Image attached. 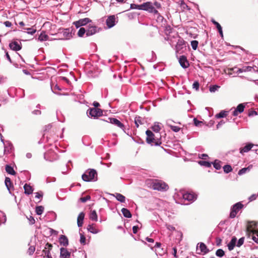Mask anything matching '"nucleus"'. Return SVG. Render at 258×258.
Segmentation results:
<instances>
[{
	"label": "nucleus",
	"mask_w": 258,
	"mask_h": 258,
	"mask_svg": "<svg viewBox=\"0 0 258 258\" xmlns=\"http://www.w3.org/2000/svg\"><path fill=\"white\" fill-rule=\"evenodd\" d=\"M213 166L216 169L219 170L221 168V161L216 160L213 163Z\"/></svg>",
	"instance_id": "nucleus-37"
},
{
	"label": "nucleus",
	"mask_w": 258,
	"mask_h": 258,
	"mask_svg": "<svg viewBox=\"0 0 258 258\" xmlns=\"http://www.w3.org/2000/svg\"><path fill=\"white\" fill-rule=\"evenodd\" d=\"M38 39L41 41L47 40L48 39V36L45 33H41L39 36Z\"/></svg>",
	"instance_id": "nucleus-32"
},
{
	"label": "nucleus",
	"mask_w": 258,
	"mask_h": 258,
	"mask_svg": "<svg viewBox=\"0 0 258 258\" xmlns=\"http://www.w3.org/2000/svg\"><path fill=\"white\" fill-rule=\"evenodd\" d=\"M253 144L252 143H249L244 146L243 148H241L240 149V153L241 154H243L244 153H246L250 151L251 148L253 147Z\"/></svg>",
	"instance_id": "nucleus-20"
},
{
	"label": "nucleus",
	"mask_w": 258,
	"mask_h": 258,
	"mask_svg": "<svg viewBox=\"0 0 258 258\" xmlns=\"http://www.w3.org/2000/svg\"><path fill=\"white\" fill-rule=\"evenodd\" d=\"M108 120H109V121L108 120H104L103 119H101L100 121L99 124L100 125H102L103 123H108L110 122L113 124H114L116 125L117 126L120 128L122 131L124 132L125 130V127L124 125L122 123H121L119 120H118L116 118H110L109 117Z\"/></svg>",
	"instance_id": "nucleus-6"
},
{
	"label": "nucleus",
	"mask_w": 258,
	"mask_h": 258,
	"mask_svg": "<svg viewBox=\"0 0 258 258\" xmlns=\"http://www.w3.org/2000/svg\"><path fill=\"white\" fill-rule=\"evenodd\" d=\"M169 126L170 129L171 130H172L173 131H174V132H178L180 130V128L177 126L172 125H169Z\"/></svg>",
	"instance_id": "nucleus-44"
},
{
	"label": "nucleus",
	"mask_w": 258,
	"mask_h": 258,
	"mask_svg": "<svg viewBox=\"0 0 258 258\" xmlns=\"http://www.w3.org/2000/svg\"><path fill=\"white\" fill-rule=\"evenodd\" d=\"M179 62L180 66L183 68H187L189 66V63L186 57L184 55H182L180 57Z\"/></svg>",
	"instance_id": "nucleus-12"
},
{
	"label": "nucleus",
	"mask_w": 258,
	"mask_h": 258,
	"mask_svg": "<svg viewBox=\"0 0 258 258\" xmlns=\"http://www.w3.org/2000/svg\"><path fill=\"white\" fill-rule=\"evenodd\" d=\"M59 242L60 245L66 246L69 244V240L67 237L63 235H61L59 238Z\"/></svg>",
	"instance_id": "nucleus-18"
},
{
	"label": "nucleus",
	"mask_w": 258,
	"mask_h": 258,
	"mask_svg": "<svg viewBox=\"0 0 258 258\" xmlns=\"http://www.w3.org/2000/svg\"><path fill=\"white\" fill-rule=\"evenodd\" d=\"M29 220L31 224H34L35 223V220L32 217H30Z\"/></svg>",
	"instance_id": "nucleus-64"
},
{
	"label": "nucleus",
	"mask_w": 258,
	"mask_h": 258,
	"mask_svg": "<svg viewBox=\"0 0 258 258\" xmlns=\"http://www.w3.org/2000/svg\"><path fill=\"white\" fill-rule=\"evenodd\" d=\"M144 119L140 116H136L135 118V123L137 127L139 126L140 124H144Z\"/></svg>",
	"instance_id": "nucleus-26"
},
{
	"label": "nucleus",
	"mask_w": 258,
	"mask_h": 258,
	"mask_svg": "<svg viewBox=\"0 0 258 258\" xmlns=\"http://www.w3.org/2000/svg\"><path fill=\"white\" fill-rule=\"evenodd\" d=\"M199 164L201 165L205 166L207 167H210L211 166V163L205 161H200L199 162Z\"/></svg>",
	"instance_id": "nucleus-42"
},
{
	"label": "nucleus",
	"mask_w": 258,
	"mask_h": 258,
	"mask_svg": "<svg viewBox=\"0 0 258 258\" xmlns=\"http://www.w3.org/2000/svg\"><path fill=\"white\" fill-rule=\"evenodd\" d=\"M256 195H251L249 198V200L250 201H252L253 200H254L256 199Z\"/></svg>",
	"instance_id": "nucleus-56"
},
{
	"label": "nucleus",
	"mask_w": 258,
	"mask_h": 258,
	"mask_svg": "<svg viewBox=\"0 0 258 258\" xmlns=\"http://www.w3.org/2000/svg\"><path fill=\"white\" fill-rule=\"evenodd\" d=\"M43 197V193L41 191L37 192L35 193V198L38 199L39 200V202L41 201V199Z\"/></svg>",
	"instance_id": "nucleus-48"
},
{
	"label": "nucleus",
	"mask_w": 258,
	"mask_h": 258,
	"mask_svg": "<svg viewBox=\"0 0 258 258\" xmlns=\"http://www.w3.org/2000/svg\"><path fill=\"white\" fill-rule=\"evenodd\" d=\"M228 114V111L225 110H222L220 113L216 114L215 117L217 118H222L226 117Z\"/></svg>",
	"instance_id": "nucleus-29"
},
{
	"label": "nucleus",
	"mask_w": 258,
	"mask_h": 258,
	"mask_svg": "<svg viewBox=\"0 0 258 258\" xmlns=\"http://www.w3.org/2000/svg\"><path fill=\"white\" fill-rule=\"evenodd\" d=\"M91 199V197L89 195L85 197H82L80 199V200L82 203H85L86 201L90 200Z\"/></svg>",
	"instance_id": "nucleus-46"
},
{
	"label": "nucleus",
	"mask_w": 258,
	"mask_h": 258,
	"mask_svg": "<svg viewBox=\"0 0 258 258\" xmlns=\"http://www.w3.org/2000/svg\"><path fill=\"white\" fill-rule=\"evenodd\" d=\"M63 39H69L71 36V34L69 29H64L62 31Z\"/></svg>",
	"instance_id": "nucleus-31"
},
{
	"label": "nucleus",
	"mask_w": 258,
	"mask_h": 258,
	"mask_svg": "<svg viewBox=\"0 0 258 258\" xmlns=\"http://www.w3.org/2000/svg\"><path fill=\"white\" fill-rule=\"evenodd\" d=\"M216 254L219 257H222L225 254V252L222 249H218L216 252Z\"/></svg>",
	"instance_id": "nucleus-41"
},
{
	"label": "nucleus",
	"mask_w": 258,
	"mask_h": 258,
	"mask_svg": "<svg viewBox=\"0 0 258 258\" xmlns=\"http://www.w3.org/2000/svg\"><path fill=\"white\" fill-rule=\"evenodd\" d=\"M42 252L43 254H44V257H46L47 258H52L50 254V250L45 249V248L43 250Z\"/></svg>",
	"instance_id": "nucleus-34"
},
{
	"label": "nucleus",
	"mask_w": 258,
	"mask_h": 258,
	"mask_svg": "<svg viewBox=\"0 0 258 258\" xmlns=\"http://www.w3.org/2000/svg\"><path fill=\"white\" fill-rule=\"evenodd\" d=\"M45 249H47L50 251L52 249V245L50 243H47L45 245Z\"/></svg>",
	"instance_id": "nucleus-52"
},
{
	"label": "nucleus",
	"mask_w": 258,
	"mask_h": 258,
	"mask_svg": "<svg viewBox=\"0 0 258 258\" xmlns=\"http://www.w3.org/2000/svg\"><path fill=\"white\" fill-rule=\"evenodd\" d=\"M92 20L88 18L81 19L77 21L74 22V25L77 27L79 28L82 26H85L88 23L91 22Z\"/></svg>",
	"instance_id": "nucleus-9"
},
{
	"label": "nucleus",
	"mask_w": 258,
	"mask_h": 258,
	"mask_svg": "<svg viewBox=\"0 0 258 258\" xmlns=\"http://www.w3.org/2000/svg\"><path fill=\"white\" fill-rule=\"evenodd\" d=\"M250 169V167L248 166L246 168H243L239 170L238 171V175H241L246 172L247 171H249Z\"/></svg>",
	"instance_id": "nucleus-35"
},
{
	"label": "nucleus",
	"mask_w": 258,
	"mask_h": 258,
	"mask_svg": "<svg viewBox=\"0 0 258 258\" xmlns=\"http://www.w3.org/2000/svg\"><path fill=\"white\" fill-rule=\"evenodd\" d=\"M87 230L92 233L97 234L100 232V230L97 228L94 224L89 225L87 227Z\"/></svg>",
	"instance_id": "nucleus-17"
},
{
	"label": "nucleus",
	"mask_w": 258,
	"mask_h": 258,
	"mask_svg": "<svg viewBox=\"0 0 258 258\" xmlns=\"http://www.w3.org/2000/svg\"><path fill=\"white\" fill-rule=\"evenodd\" d=\"M212 22L216 26L219 33H220V36L222 37H223V34L222 29V27L221 26L220 24L218 22H216L215 20H212Z\"/></svg>",
	"instance_id": "nucleus-24"
},
{
	"label": "nucleus",
	"mask_w": 258,
	"mask_h": 258,
	"mask_svg": "<svg viewBox=\"0 0 258 258\" xmlns=\"http://www.w3.org/2000/svg\"><path fill=\"white\" fill-rule=\"evenodd\" d=\"M194 124L196 126H201L202 124H203V122L201 121H200V120H198L196 118H194Z\"/></svg>",
	"instance_id": "nucleus-50"
},
{
	"label": "nucleus",
	"mask_w": 258,
	"mask_h": 258,
	"mask_svg": "<svg viewBox=\"0 0 258 258\" xmlns=\"http://www.w3.org/2000/svg\"><path fill=\"white\" fill-rule=\"evenodd\" d=\"M199 83L198 81L195 82L192 85L193 88L196 89V90H199Z\"/></svg>",
	"instance_id": "nucleus-51"
},
{
	"label": "nucleus",
	"mask_w": 258,
	"mask_h": 258,
	"mask_svg": "<svg viewBox=\"0 0 258 258\" xmlns=\"http://www.w3.org/2000/svg\"><path fill=\"white\" fill-rule=\"evenodd\" d=\"M183 44V42L181 41L180 42H178L176 45V49L177 50V51L179 50V49L180 48H181V46Z\"/></svg>",
	"instance_id": "nucleus-55"
},
{
	"label": "nucleus",
	"mask_w": 258,
	"mask_h": 258,
	"mask_svg": "<svg viewBox=\"0 0 258 258\" xmlns=\"http://www.w3.org/2000/svg\"><path fill=\"white\" fill-rule=\"evenodd\" d=\"M84 217L85 214L84 212L80 213L78 215L77 218V224L78 227H81L83 226Z\"/></svg>",
	"instance_id": "nucleus-19"
},
{
	"label": "nucleus",
	"mask_w": 258,
	"mask_h": 258,
	"mask_svg": "<svg viewBox=\"0 0 258 258\" xmlns=\"http://www.w3.org/2000/svg\"><path fill=\"white\" fill-rule=\"evenodd\" d=\"M198 44H199V42L198 41H197V40L192 41L191 42V46L192 47V48L194 50H196L198 47Z\"/></svg>",
	"instance_id": "nucleus-43"
},
{
	"label": "nucleus",
	"mask_w": 258,
	"mask_h": 258,
	"mask_svg": "<svg viewBox=\"0 0 258 258\" xmlns=\"http://www.w3.org/2000/svg\"><path fill=\"white\" fill-rule=\"evenodd\" d=\"M146 183L149 187L154 190L166 191L169 189L168 185L161 180L149 179L146 181Z\"/></svg>",
	"instance_id": "nucleus-1"
},
{
	"label": "nucleus",
	"mask_w": 258,
	"mask_h": 258,
	"mask_svg": "<svg viewBox=\"0 0 258 258\" xmlns=\"http://www.w3.org/2000/svg\"><path fill=\"white\" fill-rule=\"evenodd\" d=\"M147 135L146 142L148 144H151L156 146L160 145L162 143L161 140L155 137V135L150 130H147L146 132Z\"/></svg>",
	"instance_id": "nucleus-3"
},
{
	"label": "nucleus",
	"mask_w": 258,
	"mask_h": 258,
	"mask_svg": "<svg viewBox=\"0 0 258 258\" xmlns=\"http://www.w3.org/2000/svg\"><path fill=\"white\" fill-rule=\"evenodd\" d=\"M87 113H89L91 117L97 118L103 115V110L100 108H90L88 109Z\"/></svg>",
	"instance_id": "nucleus-7"
},
{
	"label": "nucleus",
	"mask_w": 258,
	"mask_h": 258,
	"mask_svg": "<svg viewBox=\"0 0 258 258\" xmlns=\"http://www.w3.org/2000/svg\"><path fill=\"white\" fill-rule=\"evenodd\" d=\"M36 213L37 215H40L42 214L44 211V207L42 206H37L36 207Z\"/></svg>",
	"instance_id": "nucleus-33"
},
{
	"label": "nucleus",
	"mask_w": 258,
	"mask_h": 258,
	"mask_svg": "<svg viewBox=\"0 0 258 258\" xmlns=\"http://www.w3.org/2000/svg\"><path fill=\"white\" fill-rule=\"evenodd\" d=\"M115 198L118 201H119L121 203H123L125 202V197L120 194H119V193L116 194Z\"/></svg>",
	"instance_id": "nucleus-30"
},
{
	"label": "nucleus",
	"mask_w": 258,
	"mask_h": 258,
	"mask_svg": "<svg viewBox=\"0 0 258 258\" xmlns=\"http://www.w3.org/2000/svg\"><path fill=\"white\" fill-rule=\"evenodd\" d=\"M121 211L124 217L128 218L132 217V214L128 209L123 208Z\"/></svg>",
	"instance_id": "nucleus-27"
},
{
	"label": "nucleus",
	"mask_w": 258,
	"mask_h": 258,
	"mask_svg": "<svg viewBox=\"0 0 258 258\" xmlns=\"http://www.w3.org/2000/svg\"><path fill=\"white\" fill-rule=\"evenodd\" d=\"M154 6L156 7V8L157 9H159L161 8V4L159 3H158L157 2H155L154 3Z\"/></svg>",
	"instance_id": "nucleus-60"
},
{
	"label": "nucleus",
	"mask_w": 258,
	"mask_h": 258,
	"mask_svg": "<svg viewBox=\"0 0 258 258\" xmlns=\"http://www.w3.org/2000/svg\"><path fill=\"white\" fill-rule=\"evenodd\" d=\"M255 225L254 222H250V224L247 226L246 230L248 233V236L249 237L251 236L252 240L256 243H258V230L252 229V226H255Z\"/></svg>",
	"instance_id": "nucleus-5"
},
{
	"label": "nucleus",
	"mask_w": 258,
	"mask_h": 258,
	"mask_svg": "<svg viewBox=\"0 0 258 258\" xmlns=\"http://www.w3.org/2000/svg\"><path fill=\"white\" fill-rule=\"evenodd\" d=\"M28 31V33L29 34H33L36 32V30L34 29L33 28H27L26 29Z\"/></svg>",
	"instance_id": "nucleus-53"
},
{
	"label": "nucleus",
	"mask_w": 258,
	"mask_h": 258,
	"mask_svg": "<svg viewBox=\"0 0 258 258\" xmlns=\"http://www.w3.org/2000/svg\"><path fill=\"white\" fill-rule=\"evenodd\" d=\"M80 242L81 244L84 245L86 244V237L82 233L80 234Z\"/></svg>",
	"instance_id": "nucleus-45"
},
{
	"label": "nucleus",
	"mask_w": 258,
	"mask_h": 258,
	"mask_svg": "<svg viewBox=\"0 0 258 258\" xmlns=\"http://www.w3.org/2000/svg\"><path fill=\"white\" fill-rule=\"evenodd\" d=\"M5 25H6V27H10L12 26V23L10 21H6L5 23H4Z\"/></svg>",
	"instance_id": "nucleus-59"
},
{
	"label": "nucleus",
	"mask_w": 258,
	"mask_h": 258,
	"mask_svg": "<svg viewBox=\"0 0 258 258\" xmlns=\"http://www.w3.org/2000/svg\"><path fill=\"white\" fill-rule=\"evenodd\" d=\"M237 241V238L236 237L234 236L232 238L230 242L228 244V249L229 250H232L233 249L234 247L236 245V243Z\"/></svg>",
	"instance_id": "nucleus-21"
},
{
	"label": "nucleus",
	"mask_w": 258,
	"mask_h": 258,
	"mask_svg": "<svg viewBox=\"0 0 258 258\" xmlns=\"http://www.w3.org/2000/svg\"><path fill=\"white\" fill-rule=\"evenodd\" d=\"M70 256L71 252L67 248L62 247L60 249V257L61 258H70Z\"/></svg>",
	"instance_id": "nucleus-13"
},
{
	"label": "nucleus",
	"mask_w": 258,
	"mask_h": 258,
	"mask_svg": "<svg viewBox=\"0 0 258 258\" xmlns=\"http://www.w3.org/2000/svg\"><path fill=\"white\" fill-rule=\"evenodd\" d=\"M224 123H225V122H224L223 120H221L217 125V128H219Z\"/></svg>",
	"instance_id": "nucleus-62"
},
{
	"label": "nucleus",
	"mask_w": 258,
	"mask_h": 258,
	"mask_svg": "<svg viewBox=\"0 0 258 258\" xmlns=\"http://www.w3.org/2000/svg\"><path fill=\"white\" fill-rule=\"evenodd\" d=\"M25 194L27 195L31 194L33 192V189L31 186L26 183L24 186Z\"/></svg>",
	"instance_id": "nucleus-22"
},
{
	"label": "nucleus",
	"mask_w": 258,
	"mask_h": 258,
	"mask_svg": "<svg viewBox=\"0 0 258 258\" xmlns=\"http://www.w3.org/2000/svg\"><path fill=\"white\" fill-rule=\"evenodd\" d=\"M97 173L94 169H88L82 175V178L85 181H90L97 178Z\"/></svg>",
	"instance_id": "nucleus-4"
},
{
	"label": "nucleus",
	"mask_w": 258,
	"mask_h": 258,
	"mask_svg": "<svg viewBox=\"0 0 258 258\" xmlns=\"http://www.w3.org/2000/svg\"><path fill=\"white\" fill-rule=\"evenodd\" d=\"M115 17L114 15L109 16L106 21V24L108 28H111L115 25Z\"/></svg>",
	"instance_id": "nucleus-10"
},
{
	"label": "nucleus",
	"mask_w": 258,
	"mask_h": 258,
	"mask_svg": "<svg viewBox=\"0 0 258 258\" xmlns=\"http://www.w3.org/2000/svg\"><path fill=\"white\" fill-rule=\"evenodd\" d=\"M33 113L36 115H39L41 114V111L39 110H35L33 112Z\"/></svg>",
	"instance_id": "nucleus-63"
},
{
	"label": "nucleus",
	"mask_w": 258,
	"mask_h": 258,
	"mask_svg": "<svg viewBox=\"0 0 258 258\" xmlns=\"http://www.w3.org/2000/svg\"><path fill=\"white\" fill-rule=\"evenodd\" d=\"M5 169L6 172L10 174L15 175L16 173V172L14 171L13 168L10 165H7L6 166Z\"/></svg>",
	"instance_id": "nucleus-28"
},
{
	"label": "nucleus",
	"mask_w": 258,
	"mask_h": 258,
	"mask_svg": "<svg viewBox=\"0 0 258 258\" xmlns=\"http://www.w3.org/2000/svg\"><path fill=\"white\" fill-rule=\"evenodd\" d=\"M138 227L137 226H134L133 227V232L134 233L136 234L138 232Z\"/></svg>",
	"instance_id": "nucleus-57"
},
{
	"label": "nucleus",
	"mask_w": 258,
	"mask_h": 258,
	"mask_svg": "<svg viewBox=\"0 0 258 258\" xmlns=\"http://www.w3.org/2000/svg\"><path fill=\"white\" fill-rule=\"evenodd\" d=\"M223 170L224 172L228 173L232 170V168L230 165H226L223 167Z\"/></svg>",
	"instance_id": "nucleus-38"
},
{
	"label": "nucleus",
	"mask_w": 258,
	"mask_h": 258,
	"mask_svg": "<svg viewBox=\"0 0 258 258\" xmlns=\"http://www.w3.org/2000/svg\"><path fill=\"white\" fill-rule=\"evenodd\" d=\"M89 218L91 220L94 221L98 220V216L95 210H91L90 211Z\"/></svg>",
	"instance_id": "nucleus-25"
},
{
	"label": "nucleus",
	"mask_w": 258,
	"mask_h": 258,
	"mask_svg": "<svg viewBox=\"0 0 258 258\" xmlns=\"http://www.w3.org/2000/svg\"><path fill=\"white\" fill-rule=\"evenodd\" d=\"M245 108L243 104H239L236 107V109L239 112V113H242L244 111Z\"/></svg>",
	"instance_id": "nucleus-39"
},
{
	"label": "nucleus",
	"mask_w": 258,
	"mask_h": 258,
	"mask_svg": "<svg viewBox=\"0 0 258 258\" xmlns=\"http://www.w3.org/2000/svg\"><path fill=\"white\" fill-rule=\"evenodd\" d=\"M183 198L188 201H192L196 199V195L193 193L186 192L182 196Z\"/></svg>",
	"instance_id": "nucleus-14"
},
{
	"label": "nucleus",
	"mask_w": 258,
	"mask_h": 258,
	"mask_svg": "<svg viewBox=\"0 0 258 258\" xmlns=\"http://www.w3.org/2000/svg\"><path fill=\"white\" fill-rule=\"evenodd\" d=\"M35 249V248L34 247L30 246L28 249V252L30 254H32L34 253Z\"/></svg>",
	"instance_id": "nucleus-54"
},
{
	"label": "nucleus",
	"mask_w": 258,
	"mask_h": 258,
	"mask_svg": "<svg viewBox=\"0 0 258 258\" xmlns=\"http://www.w3.org/2000/svg\"><path fill=\"white\" fill-rule=\"evenodd\" d=\"M173 254L174 255V256L175 257H177V256L176 255V253H177V249H176V248L175 247H173Z\"/></svg>",
	"instance_id": "nucleus-61"
},
{
	"label": "nucleus",
	"mask_w": 258,
	"mask_h": 258,
	"mask_svg": "<svg viewBox=\"0 0 258 258\" xmlns=\"http://www.w3.org/2000/svg\"><path fill=\"white\" fill-rule=\"evenodd\" d=\"M9 46L11 49L14 51H18L21 49V45L16 41H13L9 44Z\"/></svg>",
	"instance_id": "nucleus-15"
},
{
	"label": "nucleus",
	"mask_w": 258,
	"mask_h": 258,
	"mask_svg": "<svg viewBox=\"0 0 258 258\" xmlns=\"http://www.w3.org/2000/svg\"><path fill=\"white\" fill-rule=\"evenodd\" d=\"M99 29L100 28H98L95 26H90L86 31V35L87 36H91L99 31Z\"/></svg>",
	"instance_id": "nucleus-11"
},
{
	"label": "nucleus",
	"mask_w": 258,
	"mask_h": 258,
	"mask_svg": "<svg viewBox=\"0 0 258 258\" xmlns=\"http://www.w3.org/2000/svg\"><path fill=\"white\" fill-rule=\"evenodd\" d=\"M220 86L218 85H213L210 86V91L211 92H215L218 88H219Z\"/></svg>",
	"instance_id": "nucleus-47"
},
{
	"label": "nucleus",
	"mask_w": 258,
	"mask_h": 258,
	"mask_svg": "<svg viewBox=\"0 0 258 258\" xmlns=\"http://www.w3.org/2000/svg\"><path fill=\"white\" fill-rule=\"evenodd\" d=\"M244 241V237H243L240 238L238 240L236 246L237 247H240L243 244Z\"/></svg>",
	"instance_id": "nucleus-49"
},
{
	"label": "nucleus",
	"mask_w": 258,
	"mask_h": 258,
	"mask_svg": "<svg viewBox=\"0 0 258 258\" xmlns=\"http://www.w3.org/2000/svg\"><path fill=\"white\" fill-rule=\"evenodd\" d=\"M5 184L7 186L8 190L11 192L12 190H13L14 189L13 183L11 180V179L9 177H6L5 179Z\"/></svg>",
	"instance_id": "nucleus-16"
},
{
	"label": "nucleus",
	"mask_w": 258,
	"mask_h": 258,
	"mask_svg": "<svg viewBox=\"0 0 258 258\" xmlns=\"http://www.w3.org/2000/svg\"><path fill=\"white\" fill-rule=\"evenodd\" d=\"M198 245H199V246H198V247H199L202 252L207 253L209 252V249L204 243L201 242L200 243H199Z\"/></svg>",
	"instance_id": "nucleus-23"
},
{
	"label": "nucleus",
	"mask_w": 258,
	"mask_h": 258,
	"mask_svg": "<svg viewBox=\"0 0 258 258\" xmlns=\"http://www.w3.org/2000/svg\"><path fill=\"white\" fill-rule=\"evenodd\" d=\"M152 129L153 131H154L156 133H158L160 130H161V127L158 123L155 124L152 127Z\"/></svg>",
	"instance_id": "nucleus-40"
},
{
	"label": "nucleus",
	"mask_w": 258,
	"mask_h": 258,
	"mask_svg": "<svg viewBox=\"0 0 258 258\" xmlns=\"http://www.w3.org/2000/svg\"><path fill=\"white\" fill-rule=\"evenodd\" d=\"M93 106H94V108H98V107L100 106V104L97 102H94L93 103Z\"/></svg>",
	"instance_id": "nucleus-58"
},
{
	"label": "nucleus",
	"mask_w": 258,
	"mask_h": 258,
	"mask_svg": "<svg viewBox=\"0 0 258 258\" xmlns=\"http://www.w3.org/2000/svg\"><path fill=\"white\" fill-rule=\"evenodd\" d=\"M243 205L240 202L234 204L231 209L229 217L230 218H234L236 217L237 213L243 208Z\"/></svg>",
	"instance_id": "nucleus-8"
},
{
	"label": "nucleus",
	"mask_w": 258,
	"mask_h": 258,
	"mask_svg": "<svg viewBox=\"0 0 258 258\" xmlns=\"http://www.w3.org/2000/svg\"><path fill=\"white\" fill-rule=\"evenodd\" d=\"M87 30L84 28L81 27L78 32V35L79 37H83L85 33H86Z\"/></svg>",
	"instance_id": "nucleus-36"
},
{
	"label": "nucleus",
	"mask_w": 258,
	"mask_h": 258,
	"mask_svg": "<svg viewBox=\"0 0 258 258\" xmlns=\"http://www.w3.org/2000/svg\"><path fill=\"white\" fill-rule=\"evenodd\" d=\"M131 8L132 9H138L148 11L149 13H153L154 14H157L158 12L153 6L151 2L144 3L142 5H137L132 4L131 5Z\"/></svg>",
	"instance_id": "nucleus-2"
}]
</instances>
